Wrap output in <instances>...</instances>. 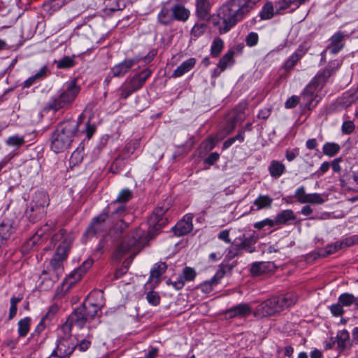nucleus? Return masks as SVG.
<instances>
[{
  "instance_id": "nucleus-1",
  "label": "nucleus",
  "mask_w": 358,
  "mask_h": 358,
  "mask_svg": "<svg viewBox=\"0 0 358 358\" xmlns=\"http://www.w3.org/2000/svg\"><path fill=\"white\" fill-rule=\"evenodd\" d=\"M251 8L250 0H229L219 8L213 24L218 27L220 34H225L242 20Z\"/></svg>"
},
{
  "instance_id": "nucleus-2",
  "label": "nucleus",
  "mask_w": 358,
  "mask_h": 358,
  "mask_svg": "<svg viewBox=\"0 0 358 358\" xmlns=\"http://www.w3.org/2000/svg\"><path fill=\"white\" fill-rule=\"evenodd\" d=\"M74 239L72 234L68 233L65 229H60L53 235L52 241L58 243L55 255L50 260L48 271H43V273H49L52 280L58 278L64 272L63 262L66 258L71 243Z\"/></svg>"
},
{
  "instance_id": "nucleus-3",
  "label": "nucleus",
  "mask_w": 358,
  "mask_h": 358,
  "mask_svg": "<svg viewBox=\"0 0 358 358\" xmlns=\"http://www.w3.org/2000/svg\"><path fill=\"white\" fill-rule=\"evenodd\" d=\"M144 236V230L137 228L118 245L114 253V258L120 260L127 253L129 255V257L124 262L123 266L120 268L116 270L115 273V278H121L127 272L129 264L136 255V250L145 243Z\"/></svg>"
},
{
  "instance_id": "nucleus-4",
  "label": "nucleus",
  "mask_w": 358,
  "mask_h": 358,
  "mask_svg": "<svg viewBox=\"0 0 358 358\" xmlns=\"http://www.w3.org/2000/svg\"><path fill=\"white\" fill-rule=\"evenodd\" d=\"M78 122L69 120L61 123L51 136V149L59 153L64 151L78 133Z\"/></svg>"
},
{
  "instance_id": "nucleus-5",
  "label": "nucleus",
  "mask_w": 358,
  "mask_h": 358,
  "mask_svg": "<svg viewBox=\"0 0 358 358\" xmlns=\"http://www.w3.org/2000/svg\"><path fill=\"white\" fill-rule=\"evenodd\" d=\"M296 302L295 296L286 294L282 296H273L262 301L253 310L257 318L272 316Z\"/></svg>"
},
{
  "instance_id": "nucleus-6",
  "label": "nucleus",
  "mask_w": 358,
  "mask_h": 358,
  "mask_svg": "<svg viewBox=\"0 0 358 358\" xmlns=\"http://www.w3.org/2000/svg\"><path fill=\"white\" fill-rule=\"evenodd\" d=\"M80 90L75 81L66 83L57 92L52 95L45 106V109L57 112L69 108Z\"/></svg>"
},
{
  "instance_id": "nucleus-7",
  "label": "nucleus",
  "mask_w": 358,
  "mask_h": 358,
  "mask_svg": "<svg viewBox=\"0 0 358 358\" xmlns=\"http://www.w3.org/2000/svg\"><path fill=\"white\" fill-rule=\"evenodd\" d=\"M102 306V303H96L90 299L69 315V322L78 328H83L86 323H90L98 315Z\"/></svg>"
},
{
  "instance_id": "nucleus-8",
  "label": "nucleus",
  "mask_w": 358,
  "mask_h": 358,
  "mask_svg": "<svg viewBox=\"0 0 358 358\" xmlns=\"http://www.w3.org/2000/svg\"><path fill=\"white\" fill-rule=\"evenodd\" d=\"M108 217V211H106V209H104L101 213L93 218L86 231V234L88 236L92 237L106 232L110 227Z\"/></svg>"
},
{
  "instance_id": "nucleus-9",
  "label": "nucleus",
  "mask_w": 358,
  "mask_h": 358,
  "mask_svg": "<svg viewBox=\"0 0 358 358\" xmlns=\"http://www.w3.org/2000/svg\"><path fill=\"white\" fill-rule=\"evenodd\" d=\"M92 264L93 260L92 259H87L84 261L81 266L69 274V275L64 279L63 285L66 287L67 289H70L81 279L83 274L92 266Z\"/></svg>"
},
{
  "instance_id": "nucleus-10",
  "label": "nucleus",
  "mask_w": 358,
  "mask_h": 358,
  "mask_svg": "<svg viewBox=\"0 0 358 358\" xmlns=\"http://www.w3.org/2000/svg\"><path fill=\"white\" fill-rule=\"evenodd\" d=\"M76 348V343L71 336H62L57 340L54 350L59 355V357L69 358Z\"/></svg>"
},
{
  "instance_id": "nucleus-11",
  "label": "nucleus",
  "mask_w": 358,
  "mask_h": 358,
  "mask_svg": "<svg viewBox=\"0 0 358 358\" xmlns=\"http://www.w3.org/2000/svg\"><path fill=\"white\" fill-rule=\"evenodd\" d=\"M257 240L258 236L255 231L248 236L242 234L234 240L233 245L238 251L245 250L249 253H252L255 251L254 245L257 243Z\"/></svg>"
},
{
  "instance_id": "nucleus-12",
  "label": "nucleus",
  "mask_w": 358,
  "mask_h": 358,
  "mask_svg": "<svg viewBox=\"0 0 358 358\" xmlns=\"http://www.w3.org/2000/svg\"><path fill=\"white\" fill-rule=\"evenodd\" d=\"M169 209V205L164 204L156 208L152 216L151 217L150 222L149 236H153L154 231L160 230L165 224V221L163 220L162 216Z\"/></svg>"
},
{
  "instance_id": "nucleus-13",
  "label": "nucleus",
  "mask_w": 358,
  "mask_h": 358,
  "mask_svg": "<svg viewBox=\"0 0 358 358\" xmlns=\"http://www.w3.org/2000/svg\"><path fill=\"white\" fill-rule=\"evenodd\" d=\"M319 87L315 82H311L303 90L300 99L302 100L305 107L308 110H311L315 107L319 102L318 96L317 95V88Z\"/></svg>"
},
{
  "instance_id": "nucleus-14",
  "label": "nucleus",
  "mask_w": 358,
  "mask_h": 358,
  "mask_svg": "<svg viewBox=\"0 0 358 358\" xmlns=\"http://www.w3.org/2000/svg\"><path fill=\"white\" fill-rule=\"evenodd\" d=\"M49 205L48 195L43 192H36L33 197L30 210L36 216L41 217L45 213V208Z\"/></svg>"
},
{
  "instance_id": "nucleus-15",
  "label": "nucleus",
  "mask_w": 358,
  "mask_h": 358,
  "mask_svg": "<svg viewBox=\"0 0 358 358\" xmlns=\"http://www.w3.org/2000/svg\"><path fill=\"white\" fill-rule=\"evenodd\" d=\"M49 205L48 195L43 192H36L33 197L30 210L36 216L41 217L45 213V208Z\"/></svg>"
},
{
  "instance_id": "nucleus-16",
  "label": "nucleus",
  "mask_w": 358,
  "mask_h": 358,
  "mask_svg": "<svg viewBox=\"0 0 358 358\" xmlns=\"http://www.w3.org/2000/svg\"><path fill=\"white\" fill-rule=\"evenodd\" d=\"M193 215L186 214L182 220L173 227L175 235L182 236L189 233L193 229Z\"/></svg>"
},
{
  "instance_id": "nucleus-17",
  "label": "nucleus",
  "mask_w": 358,
  "mask_h": 358,
  "mask_svg": "<svg viewBox=\"0 0 358 358\" xmlns=\"http://www.w3.org/2000/svg\"><path fill=\"white\" fill-rule=\"evenodd\" d=\"M252 312V309L248 303H241L228 309L226 315L229 318H241L248 317Z\"/></svg>"
},
{
  "instance_id": "nucleus-18",
  "label": "nucleus",
  "mask_w": 358,
  "mask_h": 358,
  "mask_svg": "<svg viewBox=\"0 0 358 358\" xmlns=\"http://www.w3.org/2000/svg\"><path fill=\"white\" fill-rule=\"evenodd\" d=\"M137 63L134 59H127L115 65L110 70L113 77H123Z\"/></svg>"
},
{
  "instance_id": "nucleus-19",
  "label": "nucleus",
  "mask_w": 358,
  "mask_h": 358,
  "mask_svg": "<svg viewBox=\"0 0 358 358\" xmlns=\"http://www.w3.org/2000/svg\"><path fill=\"white\" fill-rule=\"evenodd\" d=\"M345 35L341 31H336L330 38L329 45L327 50L331 54L335 55L339 52L344 47V38Z\"/></svg>"
},
{
  "instance_id": "nucleus-20",
  "label": "nucleus",
  "mask_w": 358,
  "mask_h": 358,
  "mask_svg": "<svg viewBox=\"0 0 358 358\" xmlns=\"http://www.w3.org/2000/svg\"><path fill=\"white\" fill-rule=\"evenodd\" d=\"M195 14L200 20H208L211 4L210 0H194Z\"/></svg>"
},
{
  "instance_id": "nucleus-21",
  "label": "nucleus",
  "mask_w": 358,
  "mask_h": 358,
  "mask_svg": "<svg viewBox=\"0 0 358 358\" xmlns=\"http://www.w3.org/2000/svg\"><path fill=\"white\" fill-rule=\"evenodd\" d=\"M308 48L304 45H300L296 50L285 61L283 68L288 71L296 64V63L305 55Z\"/></svg>"
},
{
  "instance_id": "nucleus-22",
  "label": "nucleus",
  "mask_w": 358,
  "mask_h": 358,
  "mask_svg": "<svg viewBox=\"0 0 358 358\" xmlns=\"http://www.w3.org/2000/svg\"><path fill=\"white\" fill-rule=\"evenodd\" d=\"M296 218L294 212L291 209H286L280 211L273 219L274 225H287L291 221L295 220Z\"/></svg>"
},
{
  "instance_id": "nucleus-23",
  "label": "nucleus",
  "mask_w": 358,
  "mask_h": 358,
  "mask_svg": "<svg viewBox=\"0 0 358 358\" xmlns=\"http://www.w3.org/2000/svg\"><path fill=\"white\" fill-rule=\"evenodd\" d=\"M166 268L167 266L164 262L155 264L150 271V275L148 283L152 286L157 285L159 282L160 276L165 273Z\"/></svg>"
},
{
  "instance_id": "nucleus-24",
  "label": "nucleus",
  "mask_w": 358,
  "mask_h": 358,
  "mask_svg": "<svg viewBox=\"0 0 358 358\" xmlns=\"http://www.w3.org/2000/svg\"><path fill=\"white\" fill-rule=\"evenodd\" d=\"M172 13L174 21L185 22L190 17V10L185 6L180 3H174L172 6Z\"/></svg>"
},
{
  "instance_id": "nucleus-25",
  "label": "nucleus",
  "mask_w": 358,
  "mask_h": 358,
  "mask_svg": "<svg viewBox=\"0 0 358 358\" xmlns=\"http://www.w3.org/2000/svg\"><path fill=\"white\" fill-rule=\"evenodd\" d=\"M157 22L164 26L171 24L174 22L172 6L169 8L163 5L157 16Z\"/></svg>"
},
{
  "instance_id": "nucleus-26",
  "label": "nucleus",
  "mask_w": 358,
  "mask_h": 358,
  "mask_svg": "<svg viewBox=\"0 0 358 358\" xmlns=\"http://www.w3.org/2000/svg\"><path fill=\"white\" fill-rule=\"evenodd\" d=\"M150 75L151 71L150 70H143L140 73L132 77L128 83L136 91L142 87Z\"/></svg>"
},
{
  "instance_id": "nucleus-27",
  "label": "nucleus",
  "mask_w": 358,
  "mask_h": 358,
  "mask_svg": "<svg viewBox=\"0 0 358 358\" xmlns=\"http://www.w3.org/2000/svg\"><path fill=\"white\" fill-rule=\"evenodd\" d=\"M195 58L191 57L184 61L176 69L173 71L172 77L178 78L183 76L189 72L195 65Z\"/></svg>"
},
{
  "instance_id": "nucleus-28",
  "label": "nucleus",
  "mask_w": 358,
  "mask_h": 358,
  "mask_svg": "<svg viewBox=\"0 0 358 358\" xmlns=\"http://www.w3.org/2000/svg\"><path fill=\"white\" fill-rule=\"evenodd\" d=\"M106 209L108 213H111L110 216L113 219L123 217L127 212L126 206L116 201H113Z\"/></svg>"
},
{
  "instance_id": "nucleus-29",
  "label": "nucleus",
  "mask_w": 358,
  "mask_h": 358,
  "mask_svg": "<svg viewBox=\"0 0 358 358\" xmlns=\"http://www.w3.org/2000/svg\"><path fill=\"white\" fill-rule=\"evenodd\" d=\"M268 172L272 178H279L285 171V166L280 162L273 160L268 167Z\"/></svg>"
},
{
  "instance_id": "nucleus-30",
  "label": "nucleus",
  "mask_w": 358,
  "mask_h": 358,
  "mask_svg": "<svg viewBox=\"0 0 358 358\" xmlns=\"http://www.w3.org/2000/svg\"><path fill=\"white\" fill-rule=\"evenodd\" d=\"M13 231L10 224L1 223L0 224V248L6 243Z\"/></svg>"
},
{
  "instance_id": "nucleus-31",
  "label": "nucleus",
  "mask_w": 358,
  "mask_h": 358,
  "mask_svg": "<svg viewBox=\"0 0 358 358\" xmlns=\"http://www.w3.org/2000/svg\"><path fill=\"white\" fill-rule=\"evenodd\" d=\"M339 303L343 306H354L358 308V296H355L354 294L348 292L341 294L338 299Z\"/></svg>"
},
{
  "instance_id": "nucleus-32",
  "label": "nucleus",
  "mask_w": 358,
  "mask_h": 358,
  "mask_svg": "<svg viewBox=\"0 0 358 358\" xmlns=\"http://www.w3.org/2000/svg\"><path fill=\"white\" fill-rule=\"evenodd\" d=\"M337 348L339 351H343L346 349L350 341V335L347 330H341L336 335Z\"/></svg>"
},
{
  "instance_id": "nucleus-33",
  "label": "nucleus",
  "mask_w": 358,
  "mask_h": 358,
  "mask_svg": "<svg viewBox=\"0 0 358 358\" xmlns=\"http://www.w3.org/2000/svg\"><path fill=\"white\" fill-rule=\"evenodd\" d=\"M273 203V199L268 195H259L255 201L254 206L257 210L271 208Z\"/></svg>"
},
{
  "instance_id": "nucleus-34",
  "label": "nucleus",
  "mask_w": 358,
  "mask_h": 358,
  "mask_svg": "<svg viewBox=\"0 0 358 358\" xmlns=\"http://www.w3.org/2000/svg\"><path fill=\"white\" fill-rule=\"evenodd\" d=\"M296 0H279L275 3V9L277 14H280L282 11L292 8V10L295 8Z\"/></svg>"
},
{
  "instance_id": "nucleus-35",
  "label": "nucleus",
  "mask_w": 358,
  "mask_h": 358,
  "mask_svg": "<svg viewBox=\"0 0 358 358\" xmlns=\"http://www.w3.org/2000/svg\"><path fill=\"white\" fill-rule=\"evenodd\" d=\"M234 52L229 50L223 55L218 62L219 67L225 71L227 68L231 66L234 62Z\"/></svg>"
},
{
  "instance_id": "nucleus-36",
  "label": "nucleus",
  "mask_w": 358,
  "mask_h": 358,
  "mask_svg": "<svg viewBox=\"0 0 358 358\" xmlns=\"http://www.w3.org/2000/svg\"><path fill=\"white\" fill-rule=\"evenodd\" d=\"M327 199L328 196L325 194L310 193L308 194L307 203L320 205L327 201Z\"/></svg>"
},
{
  "instance_id": "nucleus-37",
  "label": "nucleus",
  "mask_w": 358,
  "mask_h": 358,
  "mask_svg": "<svg viewBox=\"0 0 358 358\" xmlns=\"http://www.w3.org/2000/svg\"><path fill=\"white\" fill-rule=\"evenodd\" d=\"M31 318L26 317L20 320L18 323V334L20 337H24L30 329Z\"/></svg>"
},
{
  "instance_id": "nucleus-38",
  "label": "nucleus",
  "mask_w": 358,
  "mask_h": 358,
  "mask_svg": "<svg viewBox=\"0 0 358 358\" xmlns=\"http://www.w3.org/2000/svg\"><path fill=\"white\" fill-rule=\"evenodd\" d=\"M340 149L341 147L338 143L327 142L324 144L322 152L325 155L334 157L339 152Z\"/></svg>"
},
{
  "instance_id": "nucleus-39",
  "label": "nucleus",
  "mask_w": 358,
  "mask_h": 358,
  "mask_svg": "<svg viewBox=\"0 0 358 358\" xmlns=\"http://www.w3.org/2000/svg\"><path fill=\"white\" fill-rule=\"evenodd\" d=\"M224 48V42L220 38H215L210 46V55L213 57H217Z\"/></svg>"
},
{
  "instance_id": "nucleus-40",
  "label": "nucleus",
  "mask_w": 358,
  "mask_h": 358,
  "mask_svg": "<svg viewBox=\"0 0 358 358\" xmlns=\"http://www.w3.org/2000/svg\"><path fill=\"white\" fill-rule=\"evenodd\" d=\"M24 143V136L18 134L10 136L6 141V144L10 147L20 148Z\"/></svg>"
},
{
  "instance_id": "nucleus-41",
  "label": "nucleus",
  "mask_w": 358,
  "mask_h": 358,
  "mask_svg": "<svg viewBox=\"0 0 358 358\" xmlns=\"http://www.w3.org/2000/svg\"><path fill=\"white\" fill-rule=\"evenodd\" d=\"M57 69H69L75 66L76 62L73 57L66 56L55 61Z\"/></svg>"
},
{
  "instance_id": "nucleus-42",
  "label": "nucleus",
  "mask_w": 358,
  "mask_h": 358,
  "mask_svg": "<svg viewBox=\"0 0 358 358\" xmlns=\"http://www.w3.org/2000/svg\"><path fill=\"white\" fill-rule=\"evenodd\" d=\"M275 6L272 2H267L262 8L260 12L261 18L263 20H268L273 17L274 14Z\"/></svg>"
},
{
  "instance_id": "nucleus-43",
  "label": "nucleus",
  "mask_w": 358,
  "mask_h": 358,
  "mask_svg": "<svg viewBox=\"0 0 358 358\" xmlns=\"http://www.w3.org/2000/svg\"><path fill=\"white\" fill-rule=\"evenodd\" d=\"M328 71V69L324 68L322 71L317 73V76L312 82H315L317 85H318L320 87H322L327 79L331 76L330 73H329Z\"/></svg>"
},
{
  "instance_id": "nucleus-44",
  "label": "nucleus",
  "mask_w": 358,
  "mask_h": 358,
  "mask_svg": "<svg viewBox=\"0 0 358 358\" xmlns=\"http://www.w3.org/2000/svg\"><path fill=\"white\" fill-rule=\"evenodd\" d=\"M267 265L268 263L266 262H255L253 263L251 268L250 272L252 275H259L262 273L266 272L267 269Z\"/></svg>"
},
{
  "instance_id": "nucleus-45",
  "label": "nucleus",
  "mask_w": 358,
  "mask_h": 358,
  "mask_svg": "<svg viewBox=\"0 0 358 358\" xmlns=\"http://www.w3.org/2000/svg\"><path fill=\"white\" fill-rule=\"evenodd\" d=\"M294 198L301 203H307L308 194L306 192L304 186L299 187L294 195Z\"/></svg>"
},
{
  "instance_id": "nucleus-46",
  "label": "nucleus",
  "mask_w": 358,
  "mask_h": 358,
  "mask_svg": "<svg viewBox=\"0 0 358 358\" xmlns=\"http://www.w3.org/2000/svg\"><path fill=\"white\" fill-rule=\"evenodd\" d=\"M132 197V192L128 188L123 189L117 195L115 201L119 203H124L129 201Z\"/></svg>"
},
{
  "instance_id": "nucleus-47",
  "label": "nucleus",
  "mask_w": 358,
  "mask_h": 358,
  "mask_svg": "<svg viewBox=\"0 0 358 358\" xmlns=\"http://www.w3.org/2000/svg\"><path fill=\"white\" fill-rule=\"evenodd\" d=\"M206 29V24L205 23H196L191 29V34L194 38H199L202 36Z\"/></svg>"
},
{
  "instance_id": "nucleus-48",
  "label": "nucleus",
  "mask_w": 358,
  "mask_h": 358,
  "mask_svg": "<svg viewBox=\"0 0 358 358\" xmlns=\"http://www.w3.org/2000/svg\"><path fill=\"white\" fill-rule=\"evenodd\" d=\"M341 243L338 242H336L334 244L328 245L324 250L322 251L320 255L322 256H328L329 255L334 254L337 252L338 250H341Z\"/></svg>"
},
{
  "instance_id": "nucleus-49",
  "label": "nucleus",
  "mask_w": 358,
  "mask_h": 358,
  "mask_svg": "<svg viewBox=\"0 0 358 358\" xmlns=\"http://www.w3.org/2000/svg\"><path fill=\"white\" fill-rule=\"evenodd\" d=\"M187 282L186 280H185L184 278H182V273L177 278V279L174 281H172L171 280H169L166 281V283L168 285H172L173 287L176 290H180L183 288V287L185 285V282Z\"/></svg>"
},
{
  "instance_id": "nucleus-50",
  "label": "nucleus",
  "mask_w": 358,
  "mask_h": 358,
  "mask_svg": "<svg viewBox=\"0 0 358 358\" xmlns=\"http://www.w3.org/2000/svg\"><path fill=\"white\" fill-rule=\"evenodd\" d=\"M182 278L187 280V282L193 281L196 275V273L193 268L186 266L182 270Z\"/></svg>"
},
{
  "instance_id": "nucleus-51",
  "label": "nucleus",
  "mask_w": 358,
  "mask_h": 358,
  "mask_svg": "<svg viewBox=\"0 0 358 358\" xmlns=\"http://www.w3.org/2000/svg\"><path fill=\"white\" fill-rule=\"evenodd\" d=\"M148 302L152 306H157L160 302V296L157 292L150 291L146 294Z\"/></svg>"
},
{
  "instance_id": "nucleus-52",
  "label": "nucleus",
  "mask_w": 358,
  "mask_h": 358,
  "mask_svg": "<svg viewBox=\"0 0 358 358\" xmlns=\"http://www.w3.org/2000/svg\"><path fill=\"white\" fill-rule=\"evenodd\" d=\"M238 119H241L238 116L233 117L231 118H229L227 124L224 128V131H225L226 134H229L236 127V124L238 120Z\"/></svg>"
},
{
  "instance_id": "nucleus-53",
  "label": "nucleus",
  "mask_w": 358,
  "mask_h": 358,
  "mask_svg": "<svg viewBox=\"0 0 358 358\" xmlns=\"http://www.w3.org/2000/svg\"><path fill=\"white\" fill-rule=\"evenodd\" d=\"M274 222L273 219L266 218L262 221L257 222L254 224V227L258 230L262 229L266 227H274Z\"/></svg>"
},
{
  "instance_id": "nucleus-54",
  "label": "nucleus",
  "mask_w": 358,
  "mask_h": 358,
  "mask_svg": "<svg viewBox=\"0 0 358 358\" xmlns=\"http://www.w3.org/2000/svg\"><path fill=\"white\" fill-rule=\"evenodd\" d=\"M343 306L338 301V303L332 304L330 307V311L331 314L335 317H339L341 316L343 313Z\"/></svg>"
},
{
  "instance_id": "nucleus-55",
  "label": "nucleus",
  "mask_w": 358,
  "mask_h": 358,
  "mask_svg": "<svg viewBox=\"0 0 358 358\" xmlns=\"http://www.w3.org/2000/svg\"><path fill=\"white\" fill-rule=\"evenodd\" d=\"M259 36L255 32H250L245 38V43L248 46L253 47L258 43Z\"/></svg>"
},
{
  "instance_id": "nucleus-56",
  "label": "nucleus",
  "mask_w": 358,
  "mask_h": 358,
  "mask_svg": "<svg viewBox=\"0 0 358 358\" xmlns=\"http://www.w3.org/2000/svg\"><path fill=\"white\" fill-rule=\"evenodd\" d=\"M120 90H121L120 97L122 99H127L132 93L136 92V90L129 83L123 85L121 87Z\"/></svg>"
},
{
  "instance_id": "nucleus-57",
  "label": "nucleus",
  "mask_w": 358,
  "mask_h": 358,
  "mask_svg": "<svg viewBox=\"0 0 358 358\" xmlns=\"http://www.w3.org/2000/svg\"><path fill=\"white\" fill-rule=\"evenodd\" d=\"M342 132L345 134H350L355 130V124L353 122L348 120L343 122L341 127Z\"/></svg>"
},
{
  "instance_id": "nucleus-58",
  "label": "nucleus",
  "mask_w": 358,
  "mask_h": 358,
  "mask_svg": "<svg viewBox=\"0 0 358 358\" xmlns=\"http://www.w3.org/2000/svg\"><path fill=\"white\" fill-rule=\"evenodd\" d=\"M76 345L80 352H85L90 348L91 341L87 339H82L81 341H78Z\"/></svg>"
},
{
  "instance_id": "nucleus-59",
  "label": "nucleus",
  "mask_w": 358,
  "mask_h": 358,
  "mask_svg": "<svg viewBox=\"0 0 358 358\" xmlns=\"http://www.w3.org/2000/svg\"><path fill=\"white\" fill-rule=\"evenodd\" d=\"M217 285L213 280L210 279L209 280L205 281L201 285V290L205 293H209L213 289V287Z\"/></svg>"
},
{
  "instance_id": "nucleus-60",
  "label": "nucleus",
  "mask_w": 358,
  "mask_h": 358,
  "mask_svg": "<svg viewBox=\"0 0 358 358\" xmlns=\"http://www.w3.org/2000/svg\"><path fill=\"white\" fill-rule=\"evenodd\" d=\"M299 100L300 97L294 95L292 96L286 101L285 106L286 108H293L298 104Z\"/></svg>"
},
{
  "instance_id": "nucleus-61",
  "label": "nucleus",
  "mask_w": 358,
  "mask_h": 358,
  "mask_svg": "<svg viewBox=\"0 0 358 358\" xmlns=\"http://www.w3.org/2000/svg\"><path fill=\"white\" fill-rule=\"evenodd\" d=\"M73 326H74V324L69 322V318L68 317L67 321L61 327V330L64 334V336H71L70 332Z\"/></svg>"
},
{
  "instance_id": "nucleus-62",
  "label": "nucleus",
  "mask_w": 358,
  "mask_h": 358,
  "mask_svg": "<svg viewBox=\"0 0 358 358\" xmlns=\"http://www.w3.org/2000/svg\"><path fill=\"white\" fill-rule=\"evenodd\" d=\"M225 271L224 268L218 269L214 276L211 278L213 282H214L216 285H217L220 280L224 276Z\"/></svg>"
},
{
  "instance_id": "nucleus-63",
  "label": "nucleus",
  "mask_w": 358,
  "mask_h": 358,
  "mask_svg": "<svg viewBox=\"0 0 358 358\" xmlns=\"http://www.w3.org/2000/svg\"><path fill=\"white\" fill-rule=\"evenodd\" d=\"M95 130L96 126L94 124H91L90 123V121H88L85 125V132L88 139H90L92 136V135L95 132Z\"/></svg>"
},
{
  "instance_id": "nucleus-64",
  "label": "nucleus",
  "mask_w": 358,
  "mask_h": 358,
  "mask_svg": "<svg viewBox=\"0 0 358 358\" xmlns=\"http://www.w3.org/2000/svg\"><path fill=\"white\" fill-rule=\"evenodd\" d=\"M218 238L224 241L226 243H230L229 231L227 229L222 230L218 234Z\"/></svg>"
}]
</instances>
